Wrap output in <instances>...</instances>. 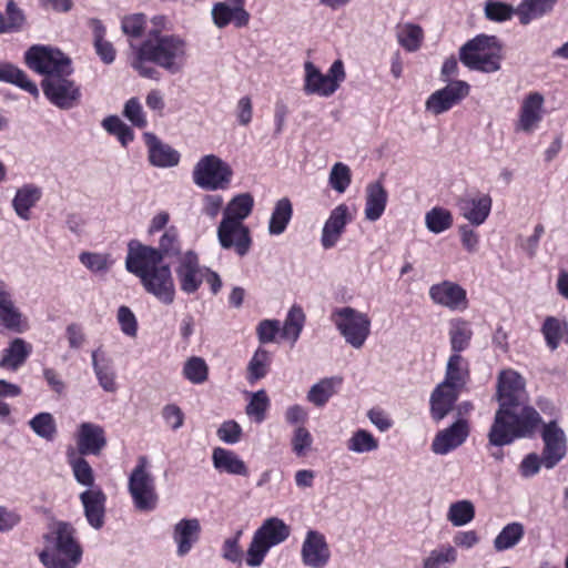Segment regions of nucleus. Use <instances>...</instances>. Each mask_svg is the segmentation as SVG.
I'll use <instances>...</instances> for the list:
<instances>
[{"mask_svg": "<svg viewBox=\"0 0 568 568\" xmlns=\"http://www.w3.org/2000/svg\"><path fill=\"white\" fill-rule=\"evenodd\" d=\"M72 73H59L43 78L41 82L45 98L61 110H70L80 104L81 89L70 78Z\"/></svg>", "mask_w": 568, "mask_h": 568, "instance_id": "nucleus-12", "label": "nucleus"}, {"mask_svg": "<svg viewBox=\"0 0 568 568\" xmlns=\"http://www.w3.org/2000/svg\"><path fill=\"white\" fill-rule=\"evenodd\" d=\"M268 363L270 353L264 348H257L247 366L250 382L263 378L267 373Z\"/></svg>", "mask_w": 568, "mask_h": 568, "instance_id": "nucleus-58", "label": "nucleus"}, {"mask_svg": "<svg viewBox=\"0 0 568 568\" xmlns=\"http://www.w3.org/2000/svg\"><path fill=\"white\" fill-rule=\"evenodd\" d=\"M91 358L99 385L106 393H115L118 390L116 374L111 359L103 356L100 358L99 351H93Z\"/></svg>", "mask_w": 568, "mask_h": 568, "instance_id": "nucleus-36", "label": "nucleus"}, {"mask_svg": "<svg viewBox=\"0 0 568 568\" xmlns=\"http://www.w3.org/2000/svg\"><path fill=\"white\" fill-rule=\"evenodd\" d=\"M469 436V425L466 419L459 418L449 427L439 430L430 445L435 455H447L460 447Z\"/></svg>", "mask_w": 568, "mask_h": 568, "instance_id": "nucleus-19", "label": "nucleus"}, {"mask_svg": "<svg viewBox=\"0 0 568 568\" xmlns=\"http://www.w3.org/2000/svg\"><path fill=\"white\" fill-rule=\"evenodd\" d=\"M540 436L544 444L541 452L544 467L552 469L567 456L566 434L556 420H550L542 425Z\"/></svg>", "mask_w": 568, "mask_h": 568, "instance_id": "nucleus-13", "label": "nucleus"}, {"mask_svg": "<svg viewBox=\"0 0 568 568\" xmlns=\"http://www.w3.org/2000/svg\"><path fill=\"white\" fill-rule=\"evenodd\" d=\"M425 224L432 233L439 234L453 225V215L448 210L436 206L426 213Z\"/></svg>", "mask_w": 568, "mask_h": 568, "instance_id": "nucleus-54", "label": "nucleus"}, {"mask_svg": "<svg viewBox=\"0 0 568 568\" xmlns=\"http://www.w3.org/2000/svg\"><path fill=\"white\" fill-rule=\"evenodd\" d=\"M498 406L528 402L524 377L511 368L503 369L497 378Z\"/></svg>", "mask_w": 568, "mask_h": 568, "instance_id": "nucleus-16", "label": "nucleus"}, {"mask_svg": "<svg viewBox=\"0 0 568 568\" xmlns=\"http://www.w3.org/2000/svg\"><path fill=\"white\" fill-rule=\"evenodd\" d=\"M77 446L80 455H100L106 446L104 429L98 424L82 423L78 429Z\"/></svg>", "mask_w": 568, "mask_h": 568, "instance_id": "nucleus-26", "label": "nucleus"}, {"mask_svg": "<svg viewBox=\"0 0 568 568\" xmlns=\"http://www.w3.org/2000/svg\"><path fill=\"white\" fill-rule=\"evenodd\" d=\"M68 459L77 483L88 487V489L94 488V474L88 460L74 452L68 455Z\"/></svg>", "mask_w": 568, "mask_h": 568, "instance_id": "nucleus-49", "label": "nucleus"}, {"mask_svg": "<svg viewBox=\"0 0 568 568\" xmlns=\"http://www.w3.org/2000/svg\"><path fill=\"white\" fill-rule=\"evenodd\" d=\"M175 273L181 290L186 294L196 292L204 278L199 257L192 251H187L181 256Z\"/></svg>", "mask_w": 568, "mask_h": 568, "instance_id": "nucleus-22", "label": "nucleus"}, {"mask_svg": "<svg viewBox=\"0 0 568 568\" xmlns=\"http://www.w3.org/2000/svg\"><path fill=\"white\" fill-rule=\"evenodd\" d=\"M31 353V345L22 338H14L8 348L3 349L0 367L17 371Z\"/></svg>", "mask_w": 568, "mask_h": 568, "instance_id": "nucleus-37", "label": "nucleus"}, {"mask_svg": "<svg viewBox=\"0 0 568 568\" xmlns=\"http://www.w3.org/2000/svg\"><path fill=\"white\" fill-rule=\"evenodd\" d=\"M123 115L138 128H145L148 124L143 108L136 98H131L126 101Z\"/></svg>", "mask_w": 568, "mask_h": 568, "instance_id": "nucleus-64", "label": "nucleus"}, {"mask_svg": "<svg viewBox=\"0 0 568 568\" xmlns=\"http://www.w3.org/2000/svg\"><path fill=\"white\" fill-rule=\"evenodd\" d=\"M270 406V399L264 389L257 390L252 394L251 400L246 406V414L262 423L265 419V413Z\"/></svg>", "mask_w": 568, "mask_h": 568, "instance_id": "nucleus-59", "label": "nucleus"}, {"mask_svg": "<svg viewBox=\"0 0 568 568\" xmlns=\"http://www.w3.org/2000/svg\"><path fill=\"white\" fill-rule=\"evenodd\" d=\"M545 98L539 92H530L521 102L519 116L515 125L517 132L532 133L544 119Z\"/></svg>", "mask_w": 568, "mask_h": 568, "instance_id": "nucleus-20", "label": "nucleus"}, {"mask_svg": "<svg viewBox=\"0 0 568 568\" xmlns=\"http://www.w3.org/2000/svg\"><path fill=\"white\" fill-rule=\"evenodd\" d=\"M214 24L222 29L233 22L236 28L246 27L250 13L244 8V0H226L216 2L211 11Z\"/></svg>", "mask_w": 568, "mask_h": 568, "instance_id": "nucleus-21", "label": "nucleus"}, {"mask_svg": "<svg viewBox=\"0 0 568 568\" xmlns=\"http://www.w3.org/2000/svg\"><path fill=\"white\" fill-rule=\"evenodd\" d=\"M201 524L197 518H183L174 524L172 539L176 545V556L185 557L200 540Z\"/></svg>", "mask_w": 568, "mask_h": 568, "instance_id": "nucleus-25", "label": "nucleus"}, {"mask_svg": "<svg viewBox=\"0 0 568 568\" xmlns=\"http://www.w3.org/2000/svg\"><path fill=\"white\" fill-rule=\"evenodd\" d=\"M351 220L352 216L346 204H338L335 209H333L322 230V246L326 250L334 247L339 241L347 223H349Z\"/></svg>", "mask_w": 568, "mask_h": 568, "instance_id": "nucleus-24", "label": "nucleus"}, {"mask_svg": "<svg viewBox=\"0 0 568 568\" xmlns=\"http://www.w3.org/2000/svg\"><path fill=\"white\" fill-rule=\"evenodd\" d=\"M42 191L34 184H24L19 187L12 200L14 213L23 221L31 217V209L40 201Z\"/></svg>", "mask_w": 568, "mask_h": 568, "instance_id": "nucleus-32", "label": "nucleus"}, {"mask_svg": "<svg viewBox=\"0 0 568 568\" xmlns=\"http://www.w3.org/2000/svg\"><path fill=\"white\" fill-rule=\"evenodd\" d=\"M473 332L467 321L456 318L450 322L449 338L454 353H460L469 345Z\"/></svg>", "mask_w": 568, "mask_h": 568, "instance_id": "nucleus-46", "label": "nucleus"}, {"mask_svg": "<svg viewBox=\"0 0 568 568\" xmlns=\"http://www.w3.org/2000/svg\"><path fill=\"white\" fill-rule=\"evenodd\" d=\"M293 215V206L287 197L280 199L274 206L270 222L268 232L271 235H280L290 223Z\"/></svg>", "mask_w": 568, "mask_h": 568, "instance_id": "nucleus-40", "label": "nucleus"}, {"mask_svg": "<svg viewBox=\"0 0 568 568\" xmlns=\"http://www.w3.org/2000/svg\"><path fill=\"white\" fill-rule=\"evenodd\" d=\"M346 447L354 454H366L378 449L379 442L366 429H356L346 442Z\"/></svg>", "mask_w": 568, "mask_h": 568, "instance_id": "nucleus-47", "label": "nucleus"}, {"mask_svg": "<svg viewBox=\"0 0 568 568\" xmlns=\"http://www.w3.org/2000/svg\"><path fill=\"white\" fill-rule=\"evenodd\" d=\"M140 47L143 58L172 74L181 72L185 65L187 43L179 36H161L154 30Z\"/></svg>", "mask_w": 568, "mask_h": 568, "instance_id": "nucleus-4", "label": "nucleus"}, {"mask_svg": "<svg viewBox=\"0 0 568 568\" xmlns=\"http://www.w3.org/2000/svg\"><path fill=\"white\" fill-rule=\"evenodd\" d=\"M305 322V314L300 306H292L287 313L282 328V336L292 344L298 339Z\"/></svg>", "mask_w": 568, "mask_h": 568, "instance_id": "nucleus-50", "label": "nucleus"}, {"mask_svg": "<svg viewBox=\"0 0 568 568\" xmlns=\"http://www.w3.org/2000/svg\"><path fill=\"white\" fill-rule=\"evenodd\" d=\"M212 462L215 469L231 475H247L245 463L232 450L216 447L212 453Z\"/></svg>", "mask_w": 568, "mask_h": 568, "instance_id": "nucleus-34", "label": "nucleus"}, {"mask_svg": "<svg viewBox=\"0 0 568 568\" xmlns=\"http://www.w3.org/2000/svg\"><path fill=\"white\" fill-rule=\"evenodd\" d=\"M428 294L434 304L450 311H464L468 307L467 293L458 283L442 281L433 284Z\"/></svg>", "mask_w": 568, "mask_h": 568, "instance_id": "nucleus-18", "label": "nucleus"}, {"mask_svg": "<svg viewBox=\"0 0 568 568\" xmlns=\"http://www.w3.org/2000/svg\"><path fill=\"white\" fill-rule=\"evenodd\" d=\"M516 10L511 6L500 1H487L485 4V17L490 21L504 22L509 20Z\"/></svg>", "mask_w": 568, "mask_h": 568, "instance_id": "nucleus-61", "label": "nucleus"}, {"mask_svg": "<svg viewBox=\"0 0 568 568\" xmlns=\"http://www.w3.org/2000/svg\"><path fill=\"white\" fill-rule=\"evenodd\" d=\"M468 93L469 85L467 82L453 81L445 88L432 93L426 100L425 108L434 115H439L459 103Z\"/></svg>", "mask_w": 568, "mask_h": 568, "instance_id": "nucleus-17", "label": "nucleus"}, {"mask_svg": "<svg viewBox=\"0 0 568 568\" xmlns=\"http://www.w3.org/2000/svg\"><path fill=\"white\" fill-rule=\"evenodd\" d=\"M541 422L540 414L528 402L498 406L487 435L488 442L493 446L503 447L516 439L530 438Z\"/></svg>", "mask_w": 568, "mask_h": 568, "instance_id": "nucleus-2", "label": "nucleus"}, {"mask_svg": "<svg viewBox=\"0 0 568 568\" xmlns=\"http://www.w3.org/2000/svg\"><path fill=\"white\" fill-rule=\"evenodd\" d=\"M241 535L242 530H237L233 537L225 539L222 546V557L232 564L240 565L243 559V551L240 546Z\"/></svg>", "mask_w": 568, "mask_h": 568, "instance_id": "nucleus-62", "label": "nucleus"}, {"mask_svg": "<svg viewBox=\"0 0 568 568\" xmlns=\"http://www.w3.org/2000/svg\"><path fill=\"white\" fill-rule=\"evenodd\" d=\"M525 527L521 523L507 524L495 537L493 545L496 551H505L517 546L524 538Z\"/></svg>", "mask_w": 568, "mask_h": 568, "instance_id": "nucleus-41", "label": "nucleus"}, {"mask_svg": "<svg viewBox=\"0 0 568 568\" xmlns=\"http://www.w3.org/2000/svg\"><path fill=\"white\" fill-rule=\"evenodd\" d=\"M232 175L231 166L214 154L201 158L192 172L193 182L207 191L226 189L231 183Z\"/></svg>", "mask_w": 568, "mask_h": 568, "instance_id": "nucleus-11", "label": "nucleus"}, {"mask_svg": "<svg viewBox=\"0 0 568 568\" xmlns=\"http://www.w3.org/2000/svg\"><path fill=\"white\" fill-rule=\"evenodd\" d=\"M24 63L44 78L59 73H73L71 59L61 50L42 44L31 45L24 53Z\"/></svg>", "mask_w": 568, "mask_h": 568, "instance_id": "nucleus-9", "label": "nucleus"}, {"mask_svg": "<svg viewBox=\"0 0 568 568\" xmlns=\"http://www.w3.org/2000/svg\"><path fill=\"white\" fill-rule=\"evenodd\" d=\"M388 194L381 182L369 183L365 189V219L377 221L384 213Z\"/></svg>", "mask_w": 568, "mask_h": 568, "instance_id": "nucleus-30", "label": "nucleus"}, {"mask_svg": "<svg viewBox=\"0 0 568 568\" xmlns=\"http://www.w3.org/2000/svg\"><path fill=\"white\" fill-rule=\"evenodd\" d=\"M7 20L1 14L0 18V33L20 31L26 22L23 11L17 6L13 0H8L6 4Z\"/></svg>", "mask_w": 568, "mask_h": 568, "instance_id": "nucleus-52", "label": "nucleus"}, {"mask_svg": "<svg viewBox=\"0 0 568 568\" xmlns=\"http://www.w3.org/2000/svg\"><path fill=\"white\" fill-rule=\"evenodd\" d=\"M254 206V199L250 193H241L231 199L223 210V217L243 222Z\"/></svg>", "mask_w": 568, "mask_h": 568, "instance_id": "nucleus-42", "label": "nucleus"}, {"mask_svg": "<svg viewBox=\"0 0 568 568\" xmlns=\"http://www.w3.org/2000/svg\"><path fill=\"white\" fill-rule=\"evenodd\" d=\"M459 389L440 383L430 396V414L434 420L439 422L453 409L458 398Z\"/></svg>", "mask_w": 568, "mask_h": 568, "instance_id": "nucleus-29", "label": "nucleus"}, {"mask_svg": "<svg viewBox=\"0 0 568 568\" xmlns=\"http://www.w3.org/2000/svg\"><path fill=\"white\" fill-rule=\"evenodd\" d=\"M103 129L115 135L125 146L134 138L132 130L116 115H109L102 121Z\"/></svg>", "mask_w": 568, "mask_h": 568, "instance_id": "nucleus-56", "label": "nucleus"}, {"mask_svg": "<svg viewBox=\"0 0 568 568\" xmlns=\"http://www.w3.org/2000/svg\"><path fill=\"white\" fill-rule=\"evenodd\" d=\"M304 72V92L324 98L333 95L346 77L342 60H335L326 74L322 73L313 62L306 61Z\"/></svg>", "mask_w": 568, "mask_h": 568, "instance_id": "nucleus-10", "label": "nucleus"}, {"mask_svg": "<svg viewBox=\"0 0 568 568\" xmlns=\"http://www.w3.org/2000/svg\"><path fill=\"white\" fill-rule=\"evenodd\" d=\"M558 0H523L516 9V14L523 24H528L550 13Z\"/></svg>", "mask_w": 568, "mask_h": 568, "instance_id": "nucleus-38", "label": "nucleus"}, {"mask_svg": "<svg viewBox=\"0 0 568 568\" xmlns=\"http://www.w3.org/2000/svg\"><path fill=\"white\" fill-rule=\"evenodd\" d=\"M144 141L148 146L149 161L156 168H171L178 165L180 153L171 145L162 142L151 132L144 133Z\"/></svg>", "mask_w": 568, "mask_h": 568, "instance_id": "nucleus-28", "label": "nucleus"}, {"mask_svg": "<svg viewBox=\"0 0 568 568\" xmlns=\"http://www.w3.org/2000/svg\"><path fill=\"white\" fill-rule=\"evenodd\" d=\"M423 40V30L416 24H406L398 33V42L409 52L417 51Z\"/></svg>", "mask_w": 568, "mask_h": 568, "instance_id": "nucleus-60", "label": "nucleus"}, {"mask_svg": "<svg viewBox=\"0 0 568 568\" xmlns=\"http://www.w3.org/2000/svg\"><path fill=\"white\" fill-rule=\"evenodd\" d=\"M146 18L143 13H133L122 19L121 29L123 33L132 38H140L145 28Z\"/></svg>", "mask_w": 568, "mask_h": 568, "instance_id": "nucleus-63", "label": "nucleus"}, {"mask_svg": "<svg viewBox=\"0 0 568 568\" xmlns=\"http://www.w3.org/2000/svg\"><path fill=\"white\" fill-rule=\"evenodd\" d=\"M217 239L223 248H234L240 256L247 254L252 245L248 227L229 217H222L217 226Z\"/></svg>", "mask_w": 568, "mask_h": 568, "instance_id": "nucleus-14", "label": "nucleus"}, {"mask_svg": "<svg viewBox=\"0 0 568 568\" xmlns=\"http://www.w3.org/2000/svg\"><path fill=\"white\" fill-rule=\"evenodd\" d=\"M44 539L45 547L39 559L45 568H75L80 564L82 549L70 524L57 523Z\"/></svg>", "mask_w": 568, "mask_h": 568, "instance_id": "nucleus-3", "label": "nucleus"}, {"mask_svg": "<svg viewBox=\"0 0 568 568\" xmlns=\"http://www.w3.org/2000/svg\"><path fill=\"white\" fill-rule=\"evenodd\" d=\"M475 517V507L470 500H459L449 506L447 519L455 527L470 523Z\"/></svg>", "mask_w": 568, "mask_h": 568, "instance_id": "nucleus-53", "label": "nucleus"}, {"mask_svg": "<svg viewBox=\"0 0 568 568\" xmlns=\"http://www.w3.org/2000/svg\"><path fill=\"white\" fill-rule=\"evenodd\" d=\"M80 263L93 274L104 275L114 264L110 253L84 251L79 254Z\"/></svg>", "mask_w": 568, "mask_h": 568, "instance_id": "nucleus-44", "label": "nucleus"}, {"mask_svg": "<svg viewBox=\"0 0 568 568\" xmlns=\"http://www.w3.org/2000/svg\"><path fill=\"white\" fill-rule=\"evenodd\" d=\"M125 268L140 278L146 293L164 305H171L175 298V285L170 265L160 262L152 246L138 242L129 244Z\"/></svg>", "mask_w": 568, "mask_h": 568, "instance_id": "nucleus-1", "label": "nucleus"}, {"mask_svg": "<svg viewBox=\"0 0 568 568\" xmlns=\"http://www.w3.org/2000/svg\"><path fill=\"white\" fill-rule=\"evenodd\" d=\"M84 516L89 525L99 530L104 525L106 496L101 488H89L80 494Z\"/></svg>", "mask_w": 568, "mask_h": 568, "instance_id": "nucleus-27", "label": "nucleus"}, {"mask_svg": "<svg viewBox=\"0 0 568 568\" xmlns=\"http://www.w3.org/2000/svg\"><path fill=\"white\" fill-rule=\"evenodd\" d=\"M182 375L190 383L201 385L209 379V366L204 358L191 356L184 362Z\"/></svg>", "mask_w": 568, "mask_h": 568, "instance_id": "nucleus-48", "label": "nucleus"}, {"mask_svg": "<svg viewBox=\"0 0 568 568\" xmlns=\"http://www.w3.org/2000/svg\"><path fill=\"white\" fill-rule=\"evenodd\" d=\"M457 561L455 547L445 545L435 548L423 559V568H449Z\"/></svg>", "mask_w": 568, "mask_h": 568, "instance_id": "nucleus-45", "label": "nucleus"}, {"mask_svg": "<svg viewBox=\"0 0 568 568\" xmlns=\"http://www.w3.org/2000/svg\"><path fill=\"white\" fill-rule=\"evenodd\" d=\"M0 81L14 84L29 92L34 98L39 97V89L37 84L28 78L23 70L13 64H0Z\"/></svg>", "mask_w": 568, "mask_h": 568, "instance_id": "nucleus-39", "label": "nucleus"}, {"mask_svg": "<svg viewBox=\"0 0 568 568\" xmlns=\"http://www.w3.org/2000/svg\"><path fill=\"white\" fill-rule=\"evenodd\" d=\"M22 314L16 306L6 282L0 280V322L6 328L21 332Z\"/></svg>", "mask_w": 568, "mask_h": 568, "instance_id": "nucleus-31", "label": "nucleus"}, {"mask_svg": "<svg viewBox=\"0 0 568 568\" xmlns=\"http://www.w3.org/2000/svg\"><path fill=\"white\" fill-rule=\"evenodd\" d=\"M468 377V364L458 353H454L447 362L446 376L443 383H448L457 389L462 388Z\"/></svg>", "mask_w": 568, "mask_h": 568, "instance_id": "nucleus-43", "label": "nucleus"}, {"mask_svg": "<svg viewBox=\"0 0 568 568\" xmlns=\"http://www.w3.org/2000/svg\"><path fill=\"white\" fill-rule=\"evenodd\" d=\"M501 45L495 36L480 34L466 42L459 59L467 68L486 73L500 69Z\"/></svg>", "mask_w": 568, "mask_h": 568, "instance_id": "nucleus-5", "label": "nucleus"}, {"mask_svg": "<svg viewBox=\"0 0 568 568\" xmlns=\"http://www.w3.org/2000/svg\"><path fill=\"white\" fill-rule=\"evenodd\" d=\"M128 489L133 505L139 511H152L158 507L159 495L155 479L149 471V460L145 456H141L132 469Z\"/></svg>", "mask_w": 568, "mask_h": 568, "instance_id": "nucleus-8", "label": "nucleus"}, {"mask_svg": "<svg viewBox=\"0 0 568 568\" xmlns=\"http://www.w3.org/2000/svg\"><path fill=\"white\" fill-rule=\"evenodd\" d=\"M331 560V549L325 536L317 530H308L301 546V561L306 568H326Z\"/></svg>", "mask_w": 568, "mask_h": 568, "instance_id": "nucleus-15", "label": "nucleus"}, {"mask_svg": "<svg viewBox=\"0 0 568 568\" xmlns=\"http://www.w3.org/2000/svg\"><path fill=\"white\" fill-rule=\"evenodd\" d=\"M342 382L341 376L322 378L308 389L306 399L316 407H323L334 396Z\"/></svg>", "mask_w": 568, "mask_h": 568, "instance_id": "nucleus-35", "label": "nucleus"}, {"mask_svg": "<svg viewBox=\"0 0 568 568\" xmlns=\"http://www.w3.org/2000/svg\"><path fill=\"white\" fill-rule=\"evenodd\" d=\"M291 535V528L281 518H266L254 532L246 550L245 562L251 568H257L263 562L268 550L284 542Z\"/></svg>", "mask_w": 568, "mask_h": 568, "instance_id": "nucleus-6", "label": "nucleus"}, {"mask_svg": "<svg viewBox=\"0 0 568 568\" xmlns=\"http://www.w3.org/2000/svg\"><path fill=\"white\" fill-rule=\"evenodd\" d=\"M29 426L37 436L45 440H52L57 435V424L50 413H39L29 420Z\"/></svg>", "mask_w": 568, "mask_h": 568, "instance_id": "nucleus-55", "label": "nucleus"}, {"mask_svg": "<svg viewBox=\"0 0 568 568\" xmlns=\"http://www.w3.org/2000/svg\"><path fill=\"white\" fill-rule=\"evenodd\" d=\"M493 200L488 194L467 195L458 200L459 214L471 225L485 223L491 211Z\"/></svg>", "mask_w": 568, "mask_h": 568, "instance_id": "nucleus-23", "label": "nucleus"}, {"mask_svg": "<svg viewBox=\"0 0 568 568\" xmlns=\"http://www.w3.org/2000/svg\"><path fill=\"white\" fill-rule=\"evenodd\" d=\"M540 332L551 351H556L561 342L568 344V322L565 318L547 316Z\"/></svg>", "mask_w": 568, "mask_h": 568, "instance_id": "nucleus-33", "label": "nucleus"}, {"mask_svg": "<svg viewBox=\"0 0 568 568\" xmlns=\"http://www.w3.org/2000/svg\"><path fill=\"white\" fill-rule=\"evenodd\" d=\"M352 181L351 169L342 163H335L329 172L328 182L334 191L337 193H344L349 186Z\"/></svg>", "mask_w": 568, "mask_h": 568, "instance_id": "nucleus-57", "label": "nucleus"}, {"mask_svg": "<svg viewBox=\"0 0 568 568\" xmlns=\"http://www.w3.org/2000/svg\"><path fill=\"white\" fill-rule=\"evenodd\" d=\"M331 318L347 345L354 349L365 345L372 329V320L367 313L344 306L336 308Z\"/></svg>", "mask_w": 568, "mask_h": 568, "instance_id": "nucleus-7", "label": "nucleus"}, {"mask_svg": "<svg viewBox=\"0 0 568 568\" xmlns=\"http://www.w3.org/2000/svg\"><path fill=\"white\" fill-rule=\"evenodd\" d=\"M152 250L160 256V262L166 257H173L181 253V245L179 241V234L174 226L165 230L159 241V247L152 246Z\"/></svg>", "mask_w": 568, "mask_h": 568, "instance_id": "nucleus-51", "label": "nucleus"}]
</instances>
